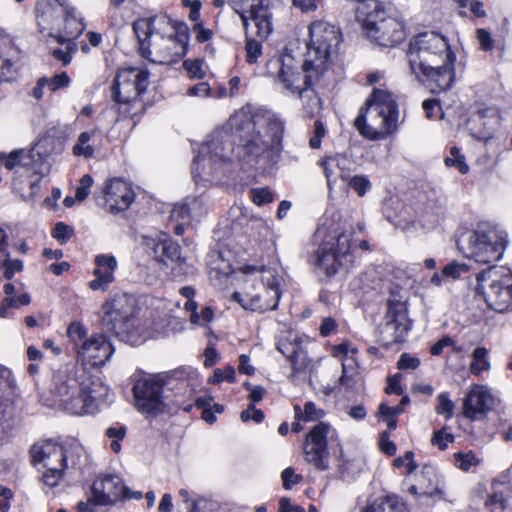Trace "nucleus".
Returning <instances> with one entry per match:
<instances>
[{
  "label": "nucleus",
  "instance_id": "1",
  "mask_svg": "<svg viewBox=\"0 0 512 512\" xmlns=\"http://www.w3.org/2000/svg\"><path fill=\"white\" fill-rule=\"evenodd\" d=\"M231 132L222 130L203 143L194 158L191 173L196 183L211 181L223 166L230 163L234 142L238 139V157L246 159L263 157L274 161L282 150L284 124L276 118L255 115L249 107L236 111L229 119Z\"/></svg>",
  "mask_w": 512,
  "mask_h": 512
},
{
  "label": "nucleus",
  "instance_id": "2",
  "mask_svg": "<svg viewBox=\"0 0 512 512\" xmlns=\"http://www.w3.org/2000/svg\"><path fill=\"white\" fill-rule=\"evenodd\" d=\"M406 54L412 73L431 92L451 87L455 55L443 34H415L409 40Z\"/></svg>",
  "mask_w": 512,
  "mask_h": 512
},
{
  "label": "nucleus",
  "instance_id": "3",
  "mask_svg": "<svg viewBox=\"0 0 512 512\" xmlns=\"http://www.w3.org/2000/svg\"><path fill=\"white\" fill-rule=\"evenodd\" d=\"M55 403L74 415L93 414L98 402L108 395V387L90 375L84 367L58 371L54 375Z\"/></svg>",
  "mask_w": 512,
  "mask_h": 512
},
{
  "label": "nucleus",
  "instance_id": "4",
  "mask_svg": "<svg viewBox=\"0 0 512 512\" xmlns=\"http://www.w3.org/2000/svg\"><path fill=\"white\" fill-rule=\"evenodd\" d=\"M309 40L306 42L307 52L302 65L304 74L303 83H299V79H295V73L290 66V57L281 59V67L278 72V80L291 93H297L301 99L307 95L311 103L308 105L315 108L320 105V98L316 95L314 87L325 74L328 67V60L332 53L333 44L325 34H308Z\"/></svg>",
  "mask_w": 512,
  "mask_h": 512
},
{
  "label": "nucleus",
  "instance_id": "5",
  "mask_svg": "<svg viewBox=\"0 0 512 512\" xmlns=\"http://www.w3.org/2000/svg\"><path fill=\"white\" fill-rule=\"evenodd\" d=\"M399 109L395 96L375 88L360 109L354 125L369 140H382L398 129Z\"/></svg>",
  "mask_w": 512,
  "mask_h": 512
},
{
  "label": "nucleus",
  "instance_id": "6",
  "mask_svg": "<svg viewBox=\"0 0 512 512\" xmlns=\"http://www.w3.org/2000/svg\"><path fill=\"white\" fill-rule=\"evenodd\" d=\"M242 272L247 276L241 292H234L233 299L245 310L264 313L278 307L281 292L276 272L265 266L246 265Z\"/></svg>",
  "mask_w": 512,
  "mask_h": 512
},
{
  "label": "nucleus",
  "instance_id": "7",
  "mask_svg": "<svg viewBox=\"0 0 512 512\" xmlns=\"http://www.w3.org/2000/svg\"><path fill=\"white\" fill-rule=\"evenodd\" d=\"M475 291L482 294L487 306L498 312L512 311V272L494 266L476 274Z\"/></svg>",
  "mask_w": 512,
  "mask_h": 512
},
{
  "label": "nucleus",
  "instance_id": "8",
  "mask_svg": "<svg viewBox=\"0 0 512 512\" xmlns=\"http://www.w3.org/2000/svg\"><path fill=\"white\" fill-rule=\"evenodd\" d=\"M457 246L467 258L478 263L491 264L502 257L505 241L494 233L468 231L460 235Z\"/></svg>",
  "mask_w": 512,
  "mask_h": 512
},
{
  "label": "nucleus",
  "instance_id": "9",
  "mask_svg": "<svg viewBox=\"0 0 512 512\" xmlns=\"http://www.w3.org/2000/svg\"><path fill=\"white\" fill-rule=\"evenodd\" d=\"M164 386L165 381L158 374L135 379L132 392L138 411L154 416L163 413L166 410Z\"/></svg>",
  "mask_w": 512,
  "mask_h": 512
},
{
  "label": "nucleus",
  "instance_id": "10",
  "mask_svg": "<svg viewBox=\"0 0 512 512\" xmlns=\"http://www.w3.org/2000/svg\"><path fill=\"white\" fill-rule=\"evenodd\" d=\"M135 300L123 294L106 301L101 309V324L109 332L121 335L128 332L135 316Z\"/></svg>",
  "mask_w": 512,
  "mask_h": 512
},
{
  "label": "nucleus",
  "instance_id": "11",
  "mask_svg": "<svg viewBox=\"0 0 512 512\" xmlns=\"http://www.w3.org/2000/svg\"><path fill=\"white\" fill-rule=\"evenodd\" d=\"M150 73L143 67H122L118 70L112 87L114 100L129 103L142 95L150 81Z\"/></svg>",
  "mask_w": 512,
  "mask_h": 512
},
{
  "label": "nucleus",
  "instance_id": "12",
  "mask_svg": "<svg viewBox=\"0 0 512 512\" xmlns=\"http://www.w3.org/2000/svg\"><path fill=\"white\" fill-rule=\"evenodd\" d=\"M96 202L107 212L118 214L130 208L135 200L132 185L122 178L107 180L95 196Z\"/></svg>",
  "mask_w": 512,
  "mask_h": 512
},
{
  "label": "nucleus",
  "instance_id": "13",
  "mask_svg": "<svg viewBox=\"0 0 512 512\" xmlns=\"http://www.w3.org/2000/svg\"><path fill=\"white\" fill-rule=\"evenodd\" d=\"M329 430L328 424L319 422L307 434L303 445L305 460L321 471L327 470L329 467L327 450Z\"/></svg>",
  "mask_w": 512,
  "mask_h": 512
},
{
  "label": "nucleus",
  "instance_id": "14",
  "mask_svg": "<svg viewBox=\"0 0 512 512\" xmlns=\"http://www.w3.org/2000/svg\"><path fill=\"white\" fill-rule=\"evenodd\" d=\"M232 2L246 30L249 28V21H252L257 32H272L269 0H232Z\"/></svg>",
  "mask_w": 512,
  "mask_h": 512
},
{
  "label": "nucleus",
  "instance_id": "15",
  "mask_svg": "<svg viewBox=\"0 0 512 512\" xmlns=\"http://www.w3.org/2000/svg\"><path fill=\"white\" fill-rule=\"evenodd\" d=\"M189 34H155L153 47L155 56L152 62L168 64L186 55Z\"/></svg>",
  "mask_w": 512,
  "mask_h": 512
},
{
  "label": "nucleus",
  "instance_id": "16",
  "mask_svg": "<svg viewBox=\"0 0 512 512\" xmlns=\"http://www.w3.org/2000/svg\"><path fill=\"white\" fill-rule=\"evenodd\" d=\"M495 398L484 385H472L463 399V415L471 421L483 419L494 408Z\"/></svg>",
  "mask_w": 512,
  "mask_h": 512
},
{
  "label": "nucleus",
  "instance_id": "17",
  "mask_svg": "<svg viewBox=\"0 0 512 512\" xmlns=\"http://www.w3.org/2000/svg\"><path fill=\"white\" fill-rule=\"evenodd\" d=\"M113 352L114 348L108 339L102 334H95L79 346L77 359L85 365L102 366Z\"/></svg>",
  "mask_w": 512,
  "mask_h": 512
},
{
  "label": "nucleus",
  "instance_id": "18",
  "mask_svg": "<svg viewBox=\"0 0 512 512\" xmlns=\"http://www.w3.org/2000/svg\"><path fill=\"white\" fill-rule=\"evenodd\" d=\"M410 329L411 323L408 319L406 303L402 300H389L384 326V332L391 334V340L388 343L404 341Z\"/></svg>",
  "mask_w": 512,
  "mask_h": 512
},
{
  "label": "nucleus",
  "instance_id": "19",
  "mask_svg": "<svg viewBox=\"0 0 512 512\" xmlns=\"http://www.w3.org/2000/svg\"><path fill=\"white\" fill-rule=\"evenodd\" d=\"M91 492L98 505L113 506L118 501L123 500L127 487L119 476L105 475L98 477L93 482Z\"/></svg>",
  "mask_w": 512,
  "mask_h": 512
},
{
  "label": "nucleus",
  "instance_id": "20",
  "mask_svg": "<svg viewBox=\"0 0 512 512\" xmlns=\"http://www.w3.org/2000/svg\"><path fill=\"white\" fill-rule=\"evenodd\" d=\"M67 9V0H38L35 7L36 22L40 32L61 31L64 12Z\"/></svg>",
  "mask_w": 512,
  "mask_h": 512
},
{
  "label": "nucleus",
  "instance_id": "21",
  "mask_svg": "<svg viewBox=\"0 0 512 512\" xmlns=\"http://www.w3.org/2000/svg\"><path fill=\"white\" fill-rule=\"evenodd\" d=\"M4 166L10 171L16 170L17 168L25 169L30 177L34 178L29 181V185L32 189L40 181L41 176H39V174L41 164L30 148L14 149L6 154Z\"/></svg>",
  "mask_w": 512,
  "mask_h": 512
},
{
  "label": "nucleus",
  "instance_id": "22",
  "mask_svg": "<svg viewBox=\"0 0 512 512\" xmlns=\"http://www.w3.org/2000/svg\"><path fill=\"white\" fill-rule=\"evenodd\" d=\"M94 263L96 265L93 272L95 279L89 282V288L93 291H105L114 281L117 260L113 255L99 254L95 257Z\"/></svg>",
  "mask_w": 512,
  "mask_h": 512
},
{
  "label": "nucleus",
  "instance_id": "23",
  "mask_svg": "<svg viewBox=\"0 0 512 512\" xmlns=\"http://www.w3.org/2000/svg\"><path fill=\"white\" fill-rule=\"evenodd\" d=\"M315 268L327 277L334 276L340 267H348L333 251V245L323 242L310 259Z\"/></svg>",
  "mask_w": 512,
  "mask_h": 512
},
{
  "label": "nucleus",
  "instance_id": "24",
  "mask_svg": "<svg viewBox=\"0 0 512 512\" xmlns=\"http://www.w3.org/2000/svg\"><path fill=\"white\" fill-rule=\"evenodd\" d=\"M133 32H162L174 30L175 32H186V24L173 20L166 15H159L148 18H141L133 21Z\"/></svg>",
  "mask_w": 512,
  "mask_h": 512
},
{
  "label": "nucleus",
  "instance_id": "25",
  "mask_svg": "<svg viewBox=\"0 0 512 512\" xmlns=\"http://www.w3.org/2000/svg\"><path fill=\"white\" fill-rule=\"evenodd\" d=\"M30 453L33 462L42 463L45 468L49 463L65 464L67 459L64 448L51 440L34 444Z\"/></svg>",
  "mask_w": 512,
  "mask_h": 512
},
{
  "label": "nucleus",
  "instance_id": "26",
  "mask_svg": "<svg viewBox=\"0 0 512 512\" xmlns=\"http://www.w3.org/2000/svg\"><path fill=\"white\" fill-rule=\"evenodd\" d=\"M320 164L324 169L327 185L330 189L338 178L347 180L350 175V169L348 167L349 161L343 154L326 156L321 160Z\"/></svg>",
  "mask_w": 512,
  "mask_h": 512
},
{
  "label": "nucleus",
  "instance_id": "27",
  "mask_svg": "<svg viewBox=\"0 0 512 512\" xmlns=\"http://www.w3.org/2000/svg\"><path fill=\"white\" fill-rule=\"evenodd\" d=\"M278 350L287 357L292 367L291 378L312 369V360L308 353L299 345L286 343L278 347Z\"/></svg>",
  "mask_w": 512,
  "mask_h": 512
},
{
  "label": "nucleus",
  "instance_id": "28",
  "mask_svg": "<svg viewBox=\"0 0 512 512\" xmlns=\"http://www.w3.org/2000/svg\"><path fill=\"white\" fill-rule=\"evenodd\" d=\"M362 512H409L407 506L397 496H387L375 500Z\"/></svg>",
  "mask_w": 512,
  "mask_h": 512
},
{
  "label": "nucleus",
  "instance_id": "29",
  "mask_svg": "<svg viewBox=\"0 0 512 512\" xmlns=\"http://www.w3.org/2000/svg\"><path fill=\"white\" fill-rule=\"evenodd\" d=\"M324 242H329V245H333V251L335 254L345 262V264L349 267L352 265V256H351V237L345 233H339L335 237H331L330 240H325Z\"/></svg>",
  "mask_w": 512,
  "mask_h": 512
},
{
  "label": "nucleus",
  "instance_id": "30",
  "mask_svg": "<svg viewBox=\"0 0 512 512\" xmlns=\"http://www.w3.org/2000/svg\"><path fill=\"white\" fill-rule=\"evenodd\" d=\"M87 28V23L84 17L75 9L67 5L61 23V30L67 32H84Z\"/></svg>",
  "mask_w": 512,
  "mask_h": 512
},
{
  "label": "nucleus",
  "instance_id": "31",
  "mask_svg": "<svg viewBox=\"0 0 512 512\" xmlns=\"http://www.w3.org/2000/svg\"><path fill=\"white\" fill-rule=\"evenodd\" d=\"M180 251V246L172 240L161 241L155 247V253L158 255L159 261L163 263L166 259L183 263L185 259L181 258Z\"/></svg>",
  "mask_w": 512,
  "mask_h": 512
},
{
  "label": "nucleus",
  "instance_id": "32",
  "mask_svg": "<svg viewBox=\"0 0 512 512\" xmlns=\"http://www.w3.org/2000/svg\"><path fill=\"white\" fill-rule=\"evenodd\" d=\"M490 369L488 361V351L484 347H477L472 354V362L470 364V372L473 375H480L482 372Z\"/></svg>",
  "mask_w": 512,
  "mask_h": 512
},
{
  "label": "nucleus",
  "instance_id": "33",
  "mask_svg": "<svg viewBox=\"0 0 512 512\" xmlns=\"http://www.w3.org/2000/svg\"><path fill=\"white\" fill-rule=\"evenodd\" d=\"M5 293V302L8 307L19 308L20 306H27L31 303V297L28 293H22L18 296L15 295V286L12 283H6L3 286Z\"/></svg>",
  "mask_w": 512,
  "mask_h": 512
},
{
  "label": "nucleus",
  "instance_id": "34",
  "mask_svg": "<svg viewBox=\"0 0 512 512\" xmlns=\"http://www.w3.org/2000/svg\"><path fill=\"white\" fill-rule=\"evenodd\" d=\"M264 38L247 36L245 40V60L248 64H255L262 56Z\"/></svg>",
  "mask_w": 512,
  "mask_h": 512
},
{
  "label": "nucleus",
  "instance_id": "35",
  "mask_svg": "<svg viewBox=\"0 0 512 512\" xmlns=\"http://www.w3.org/2000/svg\"><path fill=\"white\" fill-rule=\"evenodd\" d=\"M294 414L297 421H316L323 417L324 412L309 401L305 403L303 410L299 405H294Z\"/></svg>",
  "mask_w": 512,
  "mask_h": 512
},
{
  "label": "nucleus",
  "instance_id": "36",
  "mask_svg": "<svg viewBox=\"0 0 512 512\" xmlns=\"http://www.w3.org/2000/svg\"><path fill=\"white\" fill-rule=\"evenodd\" d=\"M359 381L358 368L355 360L351 358L350 362L342 363V375L339 378V383L346 388L354 387Z\"/></svg>",
  "mask_w": 512,
  "mask_h": 512
},
{
  "label": "nucleus",
  "instance_id": "37",
  "mask_svg": "<svg viewBox=\"0 0 512 512\" xmlns=\"http://www.w3.org/2000/svg\"><path fill=\"white\" fill-rule=\"evenodd\" d=\"M91 139L90 132H82L78 136L77 142L73 146V153L75 156H83L91 158L94 155V148L89 144Z\"/></svg>",
  "mask_w": 512,
  "mask_h": 512
},
{
  "label": "nucleus",
  "instance_id": "38",
  "mask_svg": "<svg viewBox=\"0 0 512 512\" xmlns=\"http://www.w3.org/2000/svg\"><path fill=\"white\" fill-rule=\"evenodd\" d=\"M67 336L74 344V349L79 350V346L87 340V331L84 325L80 322L74 321L69 324L67 328Z\"/></svg>",
  "mask_w": 512,
  "mask_h": 512
},
{
  "label": "nucleus",
  "instance_id": "39",
  "mask_svg": "<svg viewBox=\"0 0 512 512\" xmlns=\"http://www.w3.org/2000/svg\"><path fill=\"white\" fill-rule=\"evenodd\" d=\"M144 37L141 38L140 34H134V40L136 44L138 45L139 52L142 57L149 59L152 62L153 56H155L154 53V37L155 34H143Z\"/></svg>",
  "mask_w": 512,
  "mask_h": 512
},
{
  "label": "nucleus",
  "instance_id": "40",
  "mask_svg": "<svg viewBox=\"0 0 512 512\" xmlns=\"http://www.w3.org/2000/svg\"><path fill=\"white\" fill-rule=\"evenodd\" d=\"M53 148V139L49 136L41 137L32 147L36 158L42 165L44 160L51 154Z\"/></svg>",
  "mask_w": 512,
  "mask_h": 512
},
{
  "label": "nucleus",
  "instance_id": "41",
  "mask_svg": "<svg viewBox=\"0 0 512 512\" xmlns=\"http://www.w3.org/2000/svg\"><path fill=\"white\" fill-rule=\"evenodd\" d=\"M66 467L65 464L49 463L46 471L43 474V481L49 487H55L63 476V471Z\"/></svg>",
  "mask_w": 512,
  "mask_h": 512
},
{
  "label": "nucleus",
  "instance_id": "42",
  "mask_svg": "<svg viewBox=\"0 0 512 512\" xmlns=\"http://www.w3.org/2000/svg\"><path fill=\"white\" fill-rule=\"evenodd\" d=\"M4 269V277L8 280L12 279L15 273L21 272L24 268L22 260L9 258V253L6 256L0 257V269Z\"/></svg>",
  "mask_w": 512,
  "mask_h": 512
},
{
  "label": "nucleus",
  "instance_id": "43",
  "mask_svg": "<svg viewBox=\"0 0 512 512\" xmlns=\"http://www.w3.org/2000/svg\"><path fill=\"white\" fill-rule=\"evenodd\" d=\"M367 38L372 44L378 45L380 48H393L402 42V34H396L398 37L394 38V34H366Z\"/></svg>",
  "mask_w": 512,
  "mask_h": 512
},
{
  "label": "nucleus",
  "instance_id": "44",
  "mask_svg": "<svg viewBox=\"0 0 512 512\" xmlns=\"http://www.w3.org/2000/svg\"><path fill=\"white\" fill-rule=\"evenodd\" d=\"M346 181H348V186L353 189L359 197H363L372 188L370 180L365 175L349 176Z\"/></svg>",
  "mask_w": 512,
  "mask_h": 512
},
{
  "label": "nucleus",
  "instance_id": "45",
  "mask_svg": "<svg viewBox=\"0 0 512 512\" xmlns=\"http://www.w3.org/2000/svg\"><path fill=\"white\" fill-rule=\"evenodd\" d=\"M18 68L11 59L0 56V83L11 82L16 79Z\"/></svg>",
  "mask_w": 512,
  "mask_h": 512
},
{
  "label": "nucleus",
  "instance_id": "46",
  "mask_svg": "<svg viewBox=\"0 0 512 512\" xmlns=\"http://www.w3.org/2000/svg\"><path fill=\"white\" fill-rule=\"evenodd\" d=\"M445 164L448 167H455L460 173L465 174L468 172L469 167L465 163V157L461 155L460 150L457 147L450 149V155L445 158Z\"/></svg>",
  "mask_w": 512,
  "mask_h": 512
},
{
  "label": "nucleus",
  "instance_id": "47",
  "mask_svg": "<svg viewBox=\"0 0 512 512\" xmlns=\"http://www.w3.org/2000/svg\"><path fill=\"white\" fill-rule=\"evenodd\" d=\"M454 403L450 400L448 393L443 392L437 396L436 413L444 415L446 419H450L454 411Z\"/></svg>",
  "mask_w": 512,
  "mask_h": 512
},
{
  "label": "nucleus",
  "instance_id": "48",
  "mask_svg": "<svg viewBox=\"0 0 512 512\" xmlns=\"http://www.w3.org/2000/svg\"><path fill=\"white\" fill-rule=\"evenodd\" d=\"M210 383L219 384L223 381H227L229 383L235 382V369L231 365H227L225 368H217L214 370L212 377L210 378Z\"/></svg>",
  "mask_w": 512,
  "mask_h": 512
},
{
  "label": "nucleus",
  "instance_id": "49",
  "mask_svg": "<svg viewBox=\"0 0 512 512\" xmlns=\"http://www.w3.org/2000/svg\"><path fill=\"white\" fill-rule=\"evenodd\" d=\"M454 459L455 465L463 471H468L471 467L479 464V460L473 452L455 453Z\"/></svg>",
  "mask_w": 512,
  "mask_h": 512
},
{
  "label": "nucleus",
  "instance_id": "50",
  "mask_svg": "<svg viewBox=\"0 0 512 512\" xmlns=\"http://www.w3.org/2000/svg\"><path fill=\"white\" fill-rule=\"evenodd\" d=\"M105 435L113 439V441L110 444V447L115 453H119L121 450L120 441L123 440L126 435V427H109L106 430Z\"/></svg>",
  "mask_w": 512,
  "mask_h": 512
},
{
  "label": "nucleus",
  "instance_id": "51",
  "mask_svg": "<svg viewBox=\"0 0 512 512\" xmlns=\"http://www.w3.org/2000/svg\"><path fill=\"white\" fill-rule=\"evenodd\" d=\"M73 233L74 230L71 226L65 224L64 222H58L53 228L52 236L60 244H65L73 236Z\"/></svg>",
  "mask_w": 512,
  "mask_h": 512
},
{
  "label": "nucleus",
  "instance_id": "52",
  "mask_svg": "<svg viewBox=\"0 0 512 512\" xmlns=\"http://www.w3.org/2000/svg\"><path fill=\"white\" fill-rule=\"evenodd\" d=\"M76 50V44L74 42L68 41L66 43L65 49L58 48L52 50L53 57L60 61L63 65H68L72 60V55Z\"/></svg>",
  "mask_w": 512,
  "mask_h": 512
},
{
  "label": "nucleus",
  "instance_id": "53",
  "mask_svg": "<svg viewBox=\"0 0 512 512\" xmlns=\"http://www.w3.org/2000/svg\"><path fill=\"white\" fill-rule=\"evenodd\" d=\"M468 271V266L464 263L453 261L442 269V276L452 279H458L462 274Z\"/></svg>",
  "mask_w": 512,
  "mask_h": 512
},
{
  "label": "nucleus",
  "instance_id": "54",
  "mask_svg": "<svg viewBox=\"0 0 512 512\" xmlns=\"http://www.w3.org/2000/svg\"><path fill=\"white\" fill-rule=\"evenodd\" d=\"M393 466L396 468H406L407 474L414 472L417 469V464L414 461V453L407 451L403 456L397 457L393 460Z\"/></svg>",
  "mask_w": 512,
  "mask_h": 512
},
{
  "label": "nucleus",
  "instance_id": "55",
  "mask_svg": "<svg viewBox=\"0 0 512 512\" xmlns=\"http://www.w3.org/2000/svg\"><path fill=\"white\" fill-rule=\"evenodd\" d=\"M454 441V436L445 429H440L433 434L431 443L439 449L444 450Z\"/></svg>",
  "mask_w": 512,
  "mask_h": 512
},
{
  "label": "nucleus",
  "instance_id": "56",
  "mask_svg": "<svg viewBox=\"0 0 512 512\" xmlns=\"http://www.w3.org/2000/svg\"><path fill=\"white\" fill-rule=\"evenodd\" d=\"M252 201L258 205L271 203L274 200L273 193L268 188H255L251 190Z\"/></svg>",
  "mask_w": 512,
  "mask_h": 512
},
{
  "label": "nucleus",
  "instance_id": "57",
  "mask_svg": "<svg viewBox=\"0 0 512 512\" xmlns=\"http://www.w3.org/2000/svg\"><path fill=\"white\" fill-rule=\"evenodd\" d=\"M327 130L320 120L314 122L313 136L309 140V146L312 149H319L321 147V141L325 137Z\"/></svg>",
  "mask_w": 512,
  "mask_h": 512
},
{
  "label": "nucleus",
  "instance_id": "58",
  "mask_svg": "<svg viewBox=\"0 0 512 512\" xmlns=\"http://www.w3.org/2000/svg\"><path fill=\"white\" fill-rule=\"evenodd\" d=\"M92 185L93 178L89 174L83 175L80 179V185L76 189L75 199L79 202L84 201L89 195Z\"/></svg>",
  "mask_w": 512,
  "mask_h": 512
},
{
  "label": "nucleus",
  "instance_id": "59",
  "mask_svg": "<svg viewBox=\"0 0 512 512\" xmlns=\"http://www.w3.org/2000/svg\"><path fill=\"white\" fill-rule=\"evenodd\" d=\"M183 66L191 78L201 79L205 76L202 60H185Z\"/></svg>",
  "mask_w": 512,
  "mask_h": 512
},
{
  "label": "nucleus",
  "instance_id": "60",
  "mask_svg": "<svg viewBox=\"0 0 512 512\" xmlns=\"http://www.w3.org/2000/svg\"><path fill=\"white\" fill-rule=\"evenodd\" d=\"M46 84L48 89L54 92L60 88L68 87L70 84V77L66 72H62L61 74H57L52 78H47Z\"/></svg>",
  "mask_w": 512,
  "mask_h": 512
},
{
  "label": "nucleus",
  "instance_id": "61",
  "mask_svg": "<svg viewBox=\"0 0 512 512\" xmlns=\"http://www.w3.org/2000/svg\"><path fill=\"white\" fill-rule=\"evenodd\" d=\"M283 487L286 490H290L294 485L299 484L302 481V476L296 474L294 469L288 467L281 473Z\"/></svg>",
  "mask_w": 512,
  "mask_h": 512
},
{
  "label": "nucleus",
  "instance_id": "62",
  "mask_svg": "<svg viewBox=\"0 0 512 512\" xmlns=\"http://www.w3.org/2000/svg\"><path fill=\"white\" fill-rule=\"evenodd\" d=\"M357 351H358L357 348L350 347V345L348 343H341V344L336 345V346L333 347L332 355L334 357L341 358L342 363L343 362L348 363L351 360V359L348 358V355L349 354H356Z\"/></svg>",
  "mask_w": 512,
  "mask_h": 512
},
{
  "label": "nucleus",
  "instance_id": "63",
  "mask_svg": "<svg viewBox=\"0 0 512 512\" xmlns=\"http://www.w3.org/2000/svg\"><path fill=\"white\" fill-rule=\"evenodd\" d=\"M420 365V359L414 356H411L408 353L401 354L397 367L400 370H415Z\"/></svg>",
  "mask_w": 512,
  "mask_h": 512
},
{
  "label": "nucleus",
  "instance_id": "64",
  "mask_svg": "<svg viewBox=\"0 0 512 512\" xmlns=\"http://www.w3.org/2000/svg\"><path fill=\"white\" fill-rule=\"evenodd\" d=\"M240 418L243 422L253 420L255 423H260L264 419V413L262 410L256 409L255 405H249L246 410L241 412Z\"/></svg>",
  "mask_w": 512,
  "mask_h": 512
}]
</instances>
